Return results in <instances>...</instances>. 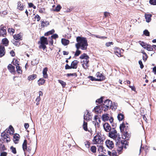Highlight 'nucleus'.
Segmentation results:
<instances>
[{"label":"nucleus","mask_w":156,"mask_h":156,"mask_svg":"<svg viewBox=\"0 0 156 156\" xmlns=\"http://www.w3.org/2000/svg\"><path fill=\"white\" fill-rule=\"evenodd\" d=\"M152 15L151 14H148L145 13L144 14V16L146 21L147 23H149L150 22L151 20V17Z\"/></svg>","instance_id":"13"},{"label":"nucleus","mask_w":156,"mask_h":156,"mask_svg":"<svg viewBox=\"0 0 156 156\" xmlns=\"http://www.w3.org/2000/svg\"><path fill=\"white\" fill-rule=\"evenodd\" d=\"M16 71L18 73L21 74L22 73V71L20 66L19 65L16 66Z\"/></svg>","instance_id":"40"},{"label":"nucleus","mask_w":156,"mask_h":156,"mask_svg":"<svg viewBox=\"0 0 156 156\" xmlns=\"http://www.w3.org/2000/svg\"><path fill=\"white\" fill-rule=\"evenodd\" d=\"M144 34L146 36H149L150 35V33L147 30H145L143 32Z\"/></svg>","instance_id":"46"},{"label":"nucleus","mask_w":156,"mask_h":156,"mask_svg":"<svg viewBox=\"0 0 156 156\" xmlns=\"http://www.w3.org/2000/svg\"><path fill=\"white\" fill-rule=\"evenodd\" d=\"M103 98L104 97H102L99 99H97L96 101V103L98 104H101L102 102Z\"/></svg>","instance_id":"41"},{"label":"nucleus","mask_w":156,"mask_h":156,"mask_svg":"<svg viewBox=\"0 0 156 156\" xmlns=\"http://www.w3.org/2000/svg\"><path fill=\"white\" fill-rule=\"evenodd\" d=\"M103 128L105 131L107 132H109L111 130V127L108 123H105L103 125Z\"/></svg>","instance_id":"11"},{"label":"nucleus","mask_w":156,"mask_h":156,"mask_svg":"<svg viewBox=\"0 0 156 156\" xmlns=\"http://www.w3.org/2000/svg\"><path fill=\"white\" fill-rule=\"evenodd\" d=\"M112 102L108 100H105L103 105L101 106L102 110L105 112H106L108 110L110 109L112 106Z\"/></svg>","instance_id":"4"},{"label":"nucleus","mask_w":156,"mask_h":156,"mask_svg":"<svg viewBox=\"0 0 156 156\" xmlns=\"http://www.w3.org/2000/svg\"><path fill=\"white\" fill-rule=\"evenodd\" d=\"M94 119L95 121V122L98 121L99 122H101L100 119H99L98 116V115H95L94 117Z\"/></svg>","instance_id":"50"},{"label":"nucleus","mask_w":156,"mask_h":156,"mask_svg":"<svg viewBox=\"0 0 156 156\" xmlns=\"http://www.w3.org/2000/svg\"><path fill=\"white\" fill-rule=\"evenodd\" d=\"M103 142V140L101 134L99 132L97 133L94 137L92 140V143L95 144L102 145Z\"/></svg>","instance_id":"3"},{"label":"nucleus","mask_w":156,"mask_h":156,"mask_svg":"<svg viewBox=\"0 0 156 156\" xmlns=\"http://www.w3.org/2000/svg\"><path fill=\"white\" fill-rule=\"evenodd\" d=\"M113 42H107L105 44V45L107 47H109L111 46V45H113Z\"/></svg>","instance_id":"51"},{"label":"nucleus","mask_w":156,"mask_h":156,"mask_svg":"<svg viewBox=\"0 0 156 156\" xmlns=\"http://www.w3.org/2000/svg\"><path fill=\"white\" fill-rule=\"evenodd\" d=\"M77 43L75 44L76 49H81L82 50H86L88 46L87 38L83 37L78 36L76 38Z\"/></svg>","instance_id":"1"},{"label":"nucleus","mask_w":156,"mask_h":156,"mask_svg":"<svg viewBox=\"0 0 156 156\" xmlns=\"http://www.w3.org/2000/svg\"><path fill=\"white\" fill-rule=\"evenodd\" d=\"M139 64L140 65V68L142 69L144 67V65L143 64L141 60H140L139 61Z\"/></svg>","instance_id":"55"},{"label":"nucleus","mask_w":156,"mask_h":156,"mask_svg":"<svg viewBox=\"0 0 156 156\" xmlns=\"http://www.w3.org/2000/svg\"><path fill=\"white\" fill-rule=\"evenodd\" d=\"M20 139V135L18 134H16L14 135L13 140L15 144H17Z\"/></svg>","instance_id":"20"},{"label":"nucleus","mask_w":156,"mask_h":156,"mask_svg":"<svg viewBox=\"0 0 156 156\" xmlns=\"http://www.w3.org/2000/svg\"><path fill=\"white\" fill-rule=\"evenodd\" d=\"M34 19L36 20L37 21H39L41 19V17L37 14L34 17Z\"/></svg>","instance_id":"52"},{"label":"nucleus","mask_w":156,"mask_h":156,"mask_svg":"<svg viewBox=\"0 0 156 156\" xmlns=\"http://www.w3.org/2000/svg\"><path fill=\"white\" fill-rule=\"evenodd\" d=\"M22 36V34L20 33L17 34H15L13 36L14 39L16 40H21Z\"/></svg>","instance_id":"23"},{"label":"nucleus","mask_w":156,"mask_h":156,"mask_svg":"<svg viewBox=\"0 0 156 156\" xmlns=\"http://www.w3.org/2000/svg\"><path fill=\"white\" fill-rule=\"evenodd\" d=\"M93 123H94L95 124V127H98L99 126V123L98 122V121H97V122H94V121L93 122Z\"/></svg>","instance_id":"58"},{"label":"nucleus","mask_w":156,"mask_h":156,"mask_svg":"<svg viewBox=\"0 0 156 156\" xmlns=\"http://www.w3.org/2000/svg\"><path fill=\"white\" fill-rule=\"evenodd\" d=\"M58 36L56 34H53L51 37V38L55 39L58 38Z\"/></svg>","instance_id":"54"},{"label":"nucleus","mask_w":156,"mask_h":156,"mask_svg":"<svg viewBox=\"0 0 156 156\" xmlns=\"http://www.w3.org/2000/svg\"><path fill=\"white\" fill-rule=\"evenodd\" d=\"M2 42L5 46H7L9 43V41L6 38H4L2 39Z\"/></svg>","instance_id":"30"},{"label":"nucleus","mask_w":156,"mask_h":156,"mask_svg":"<svg viewBox=\"0 0 156 156\" xmlns=\"http://www.w3.org/2000/svg\"><path fill=\"white\" fill-rule=\"evenodd\" d=\"M152 70L154 74L156 75V66L153 68Z\"/></svg>","instance_id":"62"},{"label":"nucleus","mask_w":156,"mask_h":156,"mask_svg":"<svg viewBox=\"0 0 156 156\" xmlns=\"http://www.w3.org/2000/svg\"><path fill=\"white\" fill-rule=\"evenodd\" d=\"M8 30L9 32H10V33H13L14 31V30L13 29L10 28H9Z\"/></svg>","instance_id":"61"},{"label":"nucleus","mask_w":156,"mask_h":156,"mask_svg":"<svg viewBox=\"0 0 156 156\" xmlns=\"http://www.w3.org/2000/svg\"><path fill=\"white\" fill-rule=\"evenodd\" d=\"M79 62L76 60H75L73 61L71 64V66L72 69H76L77 66Z\"/></svg>","instance_id":"16"},{"label":"nucleus","mask_w":156,"mask_h":156,"mask_svg":"<svg viewBox=\"0 0 156 156\" xmlns=\"http://www.w3.org/2000/svg\"><path fill=\"white\" fill-rule=\"evenodd\" d=\"M7 155V153L5 152H2L1 153L0 156H6Z\"/></svg>","instance_id":"63"},{"label":"nucleus","mask_w":156,"mask_h":156,"mask_svg":"<svg viewBox=\"0 0 156 156\" xmlns=\"http://www.w3.org/2000/svg\"><path fill=\"white\" fill-rule=\"evenodd\" d=\"M149 2L151 5H156V0H150Z\"/></svg>","instance_id":"49"},{"label":"nucleus","mask_w":156,"mask_h":156,"mask_svg":"<svg viewBox=\"0 0 156 156\" xmlns=\"http://www.w3.org/2000/svg\"><path fill=\"white\" fill-rule=\"evenodd\" d=\"M104 147H103L102 145H99L98 147V150L101 151H103Z\"/></svg>","instance_id":"53"},{"label":"nucleus","mask_w":156,"mask_h":156,"mask_svg":"<svg viewBox=\"0 0 156 156\" xmlns=\"http://www.w3.org/2000/svg\"><path fill=\"white\" fill-rule=\"evenodd\" d=\"M65 69H72L71 68V66H69L68 64H66L65 66Z\"/></svg>","instance_id":"57"},{"label":"nucleus","mask_w":156,"mask_h":156,"mask_svg":"<svg viewBox=\"0 0 156 156\" xmlns=\"http://www.w3.org/2000/svg\"><path fill=\"white\" fill-rule=\"evenodd\" d=\"M61 43L64 46H66L69 44V41L65 38H62L61 39Z\"/></svg>","instance_id":"22"},{"label":"nucleus","mask_w":156,"mask_h":156,"mask_svg":"<svg viewBox=\"0 0 156 156\" xmlns=\"http://www.w3.org/2000/svg\"><path fill=\"white\" fill-rule=\"evenodd\" d=\"M125 127V126L124 123H122L120 125V129L121 132H122L124 131V128Z\"/></svg>","instance_id":"39"},{"label":"nucleus","mask_w":156,"mask_h":156,"mask_svg":"<svg viewBox=\"0 0 156 156\" xmlns=\"http://www.w3.org/2000/svg\"><path fill=\"white\" fill-rule=\"evenodd\" d=\"M105 143L107 147L110 149H112L114 147V144L113 142L110 140H107L105 141Z\"/></svg>","instance_id":"10"},{"label":"nucleus","mask_w":156,"mask_h":156,"mask_svg":"<svg viewBox=\"0 0 156 156\" xmlns=\"http://www.w3.org/2000/svg\"><path fill=\"white\" fill-rule=\"evenodd\" d=\"M8 69L9 72L12 73L15 72V67L11 64H9L8 66Z\"/></svg>","instance_id":"17"},{"label":"nucleus","mask_w":156,"mask_h":156,"mask_svg":"<svg viewBox=\"0 0 156 156\" xmlns=\"http://www.w3.org/2000/svg\"><path fill=\"white\" fill-rule=\"evenodd\" d=\"M41 26L43 27H47L49 24V22L48 21H41Z\"/></svg>","instance_id":"26"},{"label":"nucleus","mask_w":156,"mask_h":156,"mask_svg":"<svg viewBox=\"0 0 156 156\" xmlns=\"http://www.w3.org/2000/svg\"><path fill=\"white\" fill-rule=\"evenodd\" d=\"M83 128L84 130L85 131H87L88 130L87 123L85 121L83 122Z\"/></svg>","instance_id":"38"},{"label":"nucleus","mask_w":156,"mask_h":156,"mask_svg":"<svg viewBox=\"0 0 156 156\" xmlns=\"http://www.w3.org/2000/svg\"><path fill=\"white\" fill-rule=\"evenodd\" d=\"M147 55H144L143 56V60L145 62L146 60H147Z\"/></svg>","instance_id":"59"},{"label":"nucleus","mask_w":156,"mask_h":156,"mask_svg":"<svg viewBox=\"0 0 156 156\" xmlns=\"http://www.w3.org/2000/svg\"><path fill=\"white\" fill-rule=\"evenodd\" d=\"M96 76L97 77V79H96V80L100 81L103 79V76L101 73H100L99 72H97L96 73Z\"/></svg>","instance_id":"18"},{"label":"nucleus","mask_w":156,"mask_h":156,"mask_svg":"<svg viewBox=\"0 0 156 156\" xmlns=\"http://www.w3.org/2000/svg\"><path fill=\"white\" fill-rule=\"evenodd\" d=\"M109 136L113 139L114 140H115L116 141H117L116 138L117 137V132L115 130H114L112 131H111L109 133Z\"/></svg>","instance_id":"7"},{"label":"nucleus","mask_w":156,"mask_h":156,"mask_svg":"<svg viewBox=\"0 0 156 156\" xmlns=\"http://www.w3.org/2000/svg\"><path fill=\"white\" fill-rule=\"evenodd\" d=\"M153 48L152 45L151 46L150 44H147L145 49L148 51H152L153 50Z\"/></svg>","instance_id":"32"},{"label":"nucleus","mask_w":156,"mask_h":156,"mask_svg":"<svg viewBox=\"0 0 156 156\" xmlns=\"http://www.w3.org/2000/svg\"><path fill=\"white\" fill-rule=\"evenodd\" d=\"M124 118V115L122 113L118 114L117 116V118L119 121H122Z\"/></svg>","instance_id":"33"},{"label":"nucleus","mask_w":156,"mask_h":156,"mask_svg":"<svg viewBox=\"0 0 156 156\" xmlns=\"http://www.w3.org/2000/svg\"><path fill=\"white\" fill-rule=\"evenodd\" d=\"M5 49L4 47L0 45V57H2L5 54Z\"/></svg>","instance_id":"21"},{"label":"nucleus","mask_w":156,"mask_h":156,"mask_svg":"<svg viewBox=\"0 0 156 156\" xmlns=\"http://www.w3.org/2000/svg\"><path fill=\"white\" fill-rule=\"evenodd\" d=\"M139 44L144 49L146 47L147 45V44L146 43H145L143 41H140L139 42Z\"/></svg>","instance_id":"35"},{"label":"nucleus","mask_w":156,"mask_h":156,"mask_svg":"<svg viewBox=\"0 0 156 156\" xmlns=\"http://www.w3.org/2000/svg\"><path fill=\"white\" fill-rule=\"evenodd\" d=\"M104 16L105 17H108L110 15V13L108 12H104Z\"/></svg>","instance_id":"60"},{"label":"nucleus","mask_w":156,"mask_h":156,"mask_svg":"<svg viewBox=\"0 0 156 156\" xmlns=\"http://www.w3.org/2000/svg\"><path fill=\"white\" fill-rule=\"evenodd\" d=\"M6 28L3 25L0 27V36L5 37L6 35Z\"/></svg>","instance_id":"8"},{"label":"nucleus","mask_w":156,"mask_h":156,"mask_svg":"<svg viewBox=\"0 0 156 156\" xmlns=\"http://www.w3.org/2000/svg\"><path fill=\"white\" fill-rule=\"evenodd\" d=\"M96 148L95 146H92L90 148V150L93 153H95L96 152Z\"/></svg>","instance_id":"45"},{"label":"nucleus","mask_w":156,"mask_h":156,"mask_svg":"<svg viewBox=\"0 0 156 156\" xmlns=\"http://www.w3.org/2000/svg\"><path fill=\"white\" fill-rule=\"evenodd\" d=\"M94 111L97 113L100 112V107L99 106H97L94 108Z\"/></svg>","instance_id":"36"},{"label":"nucleus","mask_w":156,"mask_h":156,"mask_svg":"<svg viewBox=\"0 0 156 156\" xmlns=\"http://www.w3.org/2000/svg\"><path fill=\"white\" fill-rule=\"evenodd\" d=\"M90 114L88 112H87V114L85 115H84V119L85 120H89L90 119Z\"/></svg>","instance_id":"29"},{"label":"nucleus","mask_w":156,"mask_h":156,"mask_svg":"<svg viewBox=\"0 0 156 156\" xmlns=\"http://www.w3.org/2000/svg\"><path fill=\"white\" fill-rule=\"evenodd\" d=\"M27 140H24L23 144L22 147L23 150L25 153H26V152H28L30 153L31 150V148L29 147L28 148L27 147Z\"/></svg>","instance_id":"6"},{"label":"nucleus","mask_w":156,"mask_h":156,"mask_svg":"<svg viewBox=\"0 0 156 156\" xmlns=\"http://www.w3.org/2000/svg\"><path fill=\"white\" fill-rule=\"evenodd\" d=\"M61 7L60 5H58L55 8V9L54 10V11H56L57 12L59 11L61 9Z\"/></svg>","instance_id":"48"},{"label":"nucleus","mask_w":156,"mask_h":156,"mask_svg":"<svg viewBox=\"0 0 156 156\" xmlns=\"http://www.w3.org/2000/svg\"><path fill=\"white\" fill-rule=\"evenodd\" d=\"M120 139V138H119V139H118V141H116V145L118 147L122 148V149H123V147L125 145L122 141H120L119 140Z\"/></svg>","instance_id":"14"},{"label":"nucleus","mask_w":156,"mask_h":156,"mask_svg":"<svg viewBox=\"0 0 156 156\" xmlns=\"http://www.w3.org/2000/svg\"><path fill=\"white\" fill-rule=\"evenodd\" d=\"M58 82L60 83L63 87H65L66 85V83L65 82L61 80H58Z\"/></svg>","instance_id":"42"},{"label":"nucleus","mask_w":156,"mask_h":156,"mask_svg":"<svg viewBox=\"0 0 156 156\" xmlns=\"http://www.w3.org/2000/svg\"><path fill=\"white\" fill-rule=\"evenodd\" d=\"M111 156H117L116 152L115 151H112V154Z\"/></svg>","instance_id":"64"},{"label":"nucleus","mask_w":156,"mask_h":156,"mask_svg":"<svg viewBox=\"0 0 156 156\" xmlns=\"http://www.w3.org/2000/svg\"><path fill=\"white\" fill-rule=\"evenodd\" d=\"M10 54L13 57L15 56V54L13 50H12L10 52Z\"/></svg>","instance_id":"56"},{"label":"nucleus","mask_w":156,"mask_h":156,"mask_svg":"<svg viewBox=\"0 0 156 156\" xmlns=\"http://www.w3.org/2000/svg\"><path fill=\"white\" fill-rule=\"evenodd\" d=\"M48 70V68L47 67L44 68L43 70V77L44 78L46 79L48 77V74L47 73V72Z\"/></svg>","instance_id":"19"},{"label":"nucleus","mask_w":156,"mask_h":156,"mask_svg":"<svg viewBox=\"0 0 156 156\" xmlns=\"http://www.w3.org/2000/svg\"><path fill=\"white\" fill-rule=\"evenodd\" d=\"M117 104L115 103H112V106L111 107L112 110H115L117 108Z\"/></svg>","instance_id":"44"},{"label":"nucleus","mask_w":156,"mask_h":156,"mask_svg":"<svg viewBox=\"0 0 156 156\" xmlns=\"http://www.w3.org/2000/svg\"><path fill=\"white\" fill-rule=\"evenodd\" d=\"M24 8V6L20 2H18V3L17 9L20 10H23Z\"/></svg>","instance_id":"25"},{"label":"nucleus","mask_w":156,"mask_h":156,"mask_svg":"<svg viewBox=\"0 0 156 156\" xmlns=\"http://www.w3.org/2000/svg\"><path fill=\"white\" fill-rule=\"evenodd\" d=\"M80 58L82 59L81 62L83 67L85 69H87L89 66V56L86 54L83 53L80 56Z\"/></svg>","instance_id":"2"},{"label":"nucleus","mask_w":156,"mask_h":156,"mask_svg":"<svg viewBox=\"0 0 156 156\" xmlns=\"http://www.w3.org/2000/svg\"><path fill=\"white\" fill-rule=\"evenodd\" d=\"M121 50L124 51L122 49H121L119 48L115 47L114 48V53L115 54L119 57L122 56L121 55Z\"/></svg>","instance_id":"9"},{"label":"nucleus","mask_w":156,"mask_h":156,"mask_svg":"<svg viewBox=\"0 0 156 156\" xmlns=\"http://www.w3.org/2000/svg\"><path fill=\"white\" fill-rule=\"evenodd\" d=\"M2 136L3 137V138L5 140L6 139V141L7 142H9L10 140V139L9 137V136L5 132H3L1 133Z\"/></svg>","instance_id":"12"},{"label":"nucleus","mask_w":156,"mask_h":156,"mask_svg":"<svg viewBox=\"0 0 156 156\" xmlns=\"http://www.w3.org/2000/svg\"><path fill=\"white\" fill-rule=\"evenodd\" d=\"M122 136V137L124 139L126 140L128 139L129 137V134H128L127 132H124L123 133Z\"/></svg>","instance_id":"28"},{"label":"nucleus","mask_w":156,"mask_h":156,"mask_svg":"<svg viewBox=\"0 0 156 156\" xmlns=\"http://www.w3.org/2000/svg\"><path fill=\"white\" fill-rule=\"evenodd\" d=\"M109 115L108 114H104L102 115L101 118L103 121L106 122L109 119Z\"/></svg>","instance_id":"15"},{"label":"nucleus","mask_w":156,"mask_h":156,"mask_svg":"<svg viewBox=\"0 0 156 156\" xmlns=\"http://www.w3.org/2000/svg\"><path fill=\"white\" fill-rule=\"evenodd\" d=\"M81 52L79 50V49H77V50L74 54V55L76 56H78L81 54Z\"/></svg>","instance_id":"43"},{"label":"nucleus","mask_w":156,"mask_h":156,"mask_svg":"<svg viewBox=\"0 0 156 156\" xmlns=\"http://www.w3.org/2000/svg\"><path fill=\"white\" fill-rule=\"evenodd\" d=\"M10 149L11 150L12 152L14 153V154H15L16 153V148L12 146L10 147Z\"/></svg>","instance_id":"47"},{"label":"nucleus","mask_w":156,"mask_h":156,"mask_svg":"<svg viewBox=\"0 0 156 156\" xmlns=\"http://www.w3.org/2000/svg\"><path fill=\"white\" fill-rule=\"evenodd\" d=\"M6 131V132L8 133H9L10 134H12L14 133V129L12 126H9V129Z\"/></svg>","instance_id":"24"},{"label":"nucleus","mask_w":156,"mask_h":156,"mask_svg":"<svg viewBox=\"0 0 156 156\" xmlns=\"http://www.w3.org/2000/svg\"><path fill=\"white\" fill-rule=\"evenodd\" d=\"M39 44H40L41 45L39 46L40 48H43L44 50L46 47V45L48 44V42L47 38L44 37H42L40 38V41L38 42Z\"/></svg>","instance_id":"5"},{"label":"nucleus","mask_w":156,"mask_h":156,"mask_svg":"<svg viewBox=\"0 0 156 156\" xmlns=\"http://www.w3.org/2000/svg\"><path fill=\"white\" fill-rule=\"evenodd\" d=\"M19 61L17 59H14L12 62V63L13 64L16 66L19 65L18 63Z\"/></svg>","instance_id":"37"},{"label":"nucleus","mask_w":156,"mask_h":156,"mask_svg":"<svg viewBox=\"0 0 156 156\" xmlns=\"http://www.w3.org/2000/svg\"><path fill=\"white\" fill-rule=\"evenodd\" d=\"M45 80L43 78H40L37 81V83L39 86L44 84L45 83Z\"/></svg>","instance_id":"27"},{"label":"nucleus","mask_w":156,"mask_h":156,"mask_svg":"<svg viewBox=\"0 0 156 156\" xmlns=\"http://www.w3.org/2000/svg\"><path fill=\"white\" fill-rule=\"evenodd\" d=\"M55 32V30L54 29H52L51 30L49 31L44 34L45 36H48L52 34Z\"/></svg>","instance_id":"34"},{"label":"nucleus","mask_w":156,"mask_h":156,"mask_svg":"<svg viewBox=\"0 0 156 156\" xmlns=\"http://www.w3.org/2000/svg\"><path fill=\"white\" fill-rule=\"evenodd\" d=\"M37 77L36 74H32L30 75L28 77V80H31L35 79Z\"/></svg>","instance_id":"31"}]
</instances>
